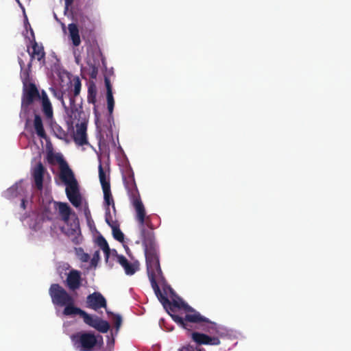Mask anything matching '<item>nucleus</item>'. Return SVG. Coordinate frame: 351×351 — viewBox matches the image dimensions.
I'll use <instances>...</instances> for the list:
<instances>
[{"instance_id":"f257e3e1","label":"nucleus","mask_w":351,"mask_h":351,"mask_svg":"<svg viewBox=\"0 0 351 351\" xmlns=\"http://www.w3.org/2000/svg\"><path fill=\"white\" fill-rule=\"evenodd\" d=\"M125 187L131 204L134 207L135 219L138 223L140 237L144 247L148 277L151 284L163 279L159 262L158 245L154 232V226L150 215H146L145 206L141 200L133 176L125 180Z\"/></svg>"},{"instance_id":"f03ea898","label":"nucleus","mask_w":351,"mask_h":351,"mask_svg":"<svg viewBox=\"0 0 351 351\" xmlns=\"http://www.w3.org/2000/svg\"><path fill=\"white\" fill-rule=\"evenodd\" d=\"M166 311L174 322L188 330H191V324H199L200 329L206 331L208 330V325L215 324L180 298L170 302Z\"/></svg>"},{"instance_id":"7ed1b4c3","label":"nucleus","mask_w":351,"mask_h":351,"mask_svg":"<svg viewBox=\"0 0 351 351\" xmlns=\"http://www.w3.org/2000/svg\"><path fill=\"white\" fill-rule=\"evenodd\" d=\"M56 161L60 165V178L66 186L65 192L67 198L73 206L78 208L82 204V198L77 181L67 162L62 156L56 157Z\"/></svg>"},{"instance_id":"20e7f679","label":"nucleus","mask_w":351,"mask_h":351,"mask_svg":"<svg viewBox=\"0 0 351 351\" xmlns=\"http://www.w3.org/2000/svg\"><path fill=\"white\" fill-rule=\"evenodd\" d=\"M49 294L53 305L64 307L63 314L66 316L79 315L82 309L75 306V299L67 291L58 283L51 284Z\"/></svg>"},{"instance_id":"39448f33","label":"nucleus","mask_w":351,"mask_h":351,"mask_svg":"<svg viewBox=\"0 0 351 351\" xmlns=\"http://www.w3.org/2000/svg\"><path fill=\"white\" fill-rule=\"evenodd\" d=\"M54 210H58L62 221L66 225V227H62V232L71 238V241L78 245L81 243L82 238L80 232L78 219L76 218L72 221H70L71 208L67 203L53 202Z\"/></svg>"},{"instance_id":"423d86ee","label":"nucleus","mask_w":351,"mask_h":351,"mask_svg":"<svg viewBox=\"0 0 351 351\" xmlns=\"http://www.w3.org/2000/svg\"><path fill=\"white\" fill-rule=\"evenodd\" d=\"M73 347L79 351H93L97 345L103 343V337L92 332L80 331L70 337Z\"/></svg>"},{"instance_id":"0eeeda50","label":"nucleus","mask_w":351,"mask_h":351,"mask_svg":"<svg viewBox=\"0 0 351 351\" xmlns=\"http://www.w3.org/2000/svg\"><path fill=\"white\" fill-rule=\"evenodd\" d=\"M41 93L34 83L23 85V93L21 97L22 108H29L36 100L40 99Z\"/></svg>"},{"instance_id":"6e6552de","label":"nucleus","mask_w":351,"mask_h":351,"mask_svg":"<svg viewBox=\"0 0 351 351\" xmlns=\"http://www.w3.org/2000/svg\"><path fill=\"white\" fill-rule=\"evenodd\" d=\"M78 315L83 318L85 324L100 332L106 333L110 329V324L107 321L99 317H94L83 310H82Z\"/></svg>"},{"instance_id":"1a4fd4ad","label":"nucleus","mask_w":351,"mask_h":351,"mask_svg":"<svg viewBox=\"0 0 351 351\" xmlns=\"http://www.w3.org/2000/svg\"><path fill=\"white\" fill-rule=\"evenodd\" d=\"M47 172L46 168L41 162H38L32 168L31 174L34 183L35 188L38 191L43 189V180L45 173Z\"/></svg>"},{"instance_id":"9d476101","label":"nucleus","mask_w":351,"mask_h":351,"mask_svg":"<svg viewBox=\"0 0 351 351\" xmlns=\"http://www.w3.org/2000/svg\"><path fill=\"white\" fill-rule=\"evenodd\" d=\"M77 96H74L71 93H67L64 95V99L69 100V106L66 107L69 109L67 114L72 119H79L81 118L82 112V106L81 104H76L75 99Z\"/></svg>"},{"instance_id":"9b49d317","label":"nucleus","mask_w":351,"mask_h":351,"mask_svg":"<svg viewBox=\"0 0 351 351\" xmlns=\"http://www.w3.org/2000/svg\"><path fill=\"white\" fill-rule=\"evenodd\" d=\"M86 306L95 311H97L101 308H106V300L101 293L94 292L87 296Z\"/></svg>"},{"instance_id":"f8f14e48","label":"nucleus","mask_w":351,"mask_h":351,"mask_svg":"<svg viewBox=\"0 0 351 351\" xmlns=\"http://www.w3.org/2000/svg\"><path fill=\"white\" fill-rule=\"evenodd\" d=\"M66 285L70 291H75L80 288L82 285V278L80 271L72 269L67 274Z\"/></svg>"},{"instance_id":"ddd939ff","label":"nucleus","mask_w":351,"mask_h":351,"mask_svg":"<svg viewBox=\"0 0 351 351\" xmlns=\"http://www.w3.org/2000/svg\"><path fill=\"white\" fill-rule=\"evenodd\" d=\"M191 337L198 345L217 346L220 343V340L218 337H210L197 332H192Z\"/></svg>"},{"instance_id":"4468645a","label":"nucleus","mask_w":351,"mask_h":351,"mask_svg":"<svg viewBox=\"0 0 351 351\" xmlns=\"http://www.w3.org/2000/svg\"><path fill=\"white\" fill-rule=\"evenodd\" d=\"M86 130V124L84 123H82L80 125L77 126V130L73 136V140L76 145L83 146L88 143Z\"/></svg>"},{"instance_id":"2eb2a0df","label":"nucleus","mask_w":351,"mask_h":351,"mask_svg":"<svg viewBox=\"0 0 351 351\" xmlns=\"http://www.w3.org/2000/svg\"><path fill=\"white\" fill-rule=\"evenodd\" d=\"M32 48V52L29 51V48L27 49V52L30 56L29 62L32 63L34 59H36L39 62H45V52L43 46L42 45H38L36 40H34Z\"/></svg>"},{"instance_id":"dca6fc26","label":"nucleus","mask_w":351,"mask_h":351,"mask_svg":"<svg viewBox=\"0 0 351 351\" xmlns=\"http://www.w3.org/2000/svg\"><path fill=\"white\" fill-rule=\"evenodd\" d=\"M40 99L41 100L42 111L43 114L47 119L52 118L53 115L52 105L45 90H42Z\"/></svg>"},{"instance_id":"f3484780","label":"nucleus","mask_w":351,"mask_h":351,"mask_svg":"<svg viewBox=\"0 0 351 351\" xmlns=\"http://www.w3.org/2000/svg\"><path fill=\"white\" fill-rule=\"evenodd\" d=\"M19 64L21 67V79L23 82V85L27 84L32 83L30 82V72H31V68L32 64L31 62H29V63L27 65V67H25V63L23 61V60L21 58H19Z\"/></svg>"},{"instance_id":"a211bd4d","label":"nucleus","mask_w":351,"mask_h":351,"mask_svg":"<svg viewBox=\"0 0 351 351\" xmlns=\"http://www.w3.org/2000/svg\"><path fill=\"white\" fill-rule=\"evenodd\" d=\"M104 82L106 88V99L108 110L110 114H112L114 106V100L112 94V87L110 83V80L108 77H105Z\"/></svg>"},{"instance_id":"6ab92c4d","label":"nucleus","mask_w":351,"mask_h":351,"mask_svg":"<svg viewBox=\"0 0 351 351\" xmlns=\"http://www.w3.org/2000/svg\"><path fill=\"white\" fill-rule=\"evenodd\" d=\"M70 39L75 47H78L81 43L79 29L75 23H70L68 25Z\"/></svg>"},{"instance_id":"aec40b11","label":"nucleus","mask_w":351,"mask_h":351,"mask_svg":"<svg viewBox=\"0 0 351 351\" xmlns=\"http://www.w3.org/2000/svg\"><path fill=\"white\" fill-rule=\"evenodd\" d=\"M151 285H152V287L153 288L154 293H155L156 295L157 296L158 300L160 302V303L162 304L164 308L166 310L167 308V306L170 305L169 300L165 294H163L161 292L157 282H154V283H152Z\"/></svg>"},{"instance_id":"412c9836","label":"nucleus","mask_w":351,"mask_h":351,"mask_svg":"<svg viewBox=\"0 0 351 351\" xmlns=\"http://www.w3.org/2000/svg\"><path fill=\"white\" fill-rule=\"evenodd\" d=\"M34 127L39 137L46 138L47 135L43 127L42 119L39 114L34 115Z\"/></svg>"},{"instance_id":"4be33fe9","label":"nucleus","mask_w":351,"mask_h":351,"mask_svg":"<svg viewBox=\"0 0 351 351\" xmlns=\"http://www.w3.org/2000/svg\"><path fill=\"white\" fill-rule=\"evenodd\" d=\"M98 169H99V182L101 183V187L106 188V187L110 186V179H109V173L107 174V172L104 171L101 162H99ZM108 171L109 172V169L108 170Z\"/></svg>"},{"instance_id":"5701e85b","label":"nucleus","mask_w":351,"mask_h":351,"mask_svg":"<svg viewBox=\"0 0 351 351\" xmlns=\"http://www.w3.org/2000/svg\"><path fill=\"white\" fill-rule=\"evenodd\" d=\"M102 190L104 193V203L106 206V208H110V206L112 205V208L115 212V205L111 193L110 186L102 188Z\"/></svg>"},{"instance_id":"b1692460","label":"nucleus","mask_w":351,"mask_h":351,"mask_svg":"<svg viewBox=\"0 0 351 351\" xmlns=\"http://www.w3.org/2000/svg\"><path fill=\"white\" fill-rule=\"evenodd\" d=\"M53 206H54L53 204ZM43 217L44 219L51 221L55 219L56 216V210H54V206L53 208L51 207V204H49L48 206H45L43 212Z\"/></svg>"},{"instance_id":"393cba45","label":"nucleus","mask_w":351,"mask_h":351,"mask_svg":"<svg viewBox=\"0 0 351 351\" xmlns=\"http://www.w3.org/2000/svg\"><path fill=\"white\" fill-rule=\"evenodd\" d=\"M51 93L52 95L57 98L58 100H60L62 104V106L64 108L65 112L66 113H69V109L66 107V105L64 101V95L66 94V93H63L60 90H57L55 88H49Z\"/></svg>"},{"instance_id":"a878e982","label":"nucleus","mask_w":351,"mask_h":351,"mask_svg":"<svg viewBox=\"0 0 351 351\" xmlns=\"http://www.w3.org/2000/svg\"><path fill=\"white\" fill-rule=\"evenodd\" d=\"M97 243L100 248L104 251L106 258H108L110 250L106 240L104 239V237L100 236L97 239Z\"/></svg>"},{"instance_id":"bb28decb","label":"nucleus","mask_w":351,"mask_h":351,"mask_svg":"<svg viewBox=\"0 0 351 351\" xmlns=\"http://www.w3.org/2000/svg\"><path fill=\"white\" fill-rule=\"evenodd\" d=\"M97 89L94 84H90L88 88L87 100L88 103L95 104L96 102Z\"/></svg>"},{"instance_id":"cd10ccee","label":"nucleus","mask_w":351,"mask_h":351,"mask_svg":"<svg viewBox=\"0 0 351 351\" xmlns=\"http://www.w3.org/2000/svg\"><path fill=\"white\" fill-rule=\"evenodd\" d=\"M125 272L127 275H133L139 269V264L138 262L133 263H128L124 267Z\"/></svg>"},{"instance_id":"c85d7f7f","label":"nucleus","mask_w":351,"mask_h":351,"mask_svg":"<svg viewBox=\"0 0 351 351\" xmlns=\"http://www.w3.org/2000/svg\"><path fill=\"white\" fill-rule=\"evenodd\" d=\"M105 220L106 222L108 223V225L112 229V227H114L115 226L117 227L119 226V223L117 220H113L112 218V215L110 214V208H106V215H105Z\"/></svg>"},{"instance_id":"c756f323","label":"nucleus","mask_w":351,"mask_h":351,"mask_svg":"<svg viewBox=\"0 0 351 351\" xmlns=\"http://www.w3.org/2000/svg\"><path fill=\"white\" fill-rule=\"evenodd\" d=\"M82 83L79 77H75L73 80V90L70 91L74 96H78L80 93Z\"/></svg>"},{"instance_id":"7c9ffc66","label":"nucleus","mask_w":351,"mask_h":351,"mask_svg":"<svg viewBox=\"0 0 351 351\" xmlns=\"http://www.w3.org/2000/svg\"><path fill=\"white\" fill-rule=\"evenodd\" d=\"M112 230L114 238L118 241L123 242L124 240V234L120 230L119 226L117 227L115 226L114 227H112Z\"/></svg>"},{"instance_id":"2f4dec72","label":"nucleus","mask_w":351,"mask_h":351,"mask_svg":"<svg viewBox=\"0 0 351 351\" xmlns=\"http://www.w3.org/2000/svg\"><path fill=\"white\" fill-rule=\"evenodd\" d=\"M108 315H112V319H113V322H114V326H115V328H116V330L117 331H118L121 326V324H122V317L121 315H118V314H114L111 312H109L108 311H106Z\"/></svg>"},{"instance_id":"473e14b6","label":"nucleus","mask_w":351,"mask_h":351,"mask_svg":"<svg viewBox=\"0 0 351 351\" xmlns=\"http://www.w3.org/2000/svg\"><path fill=\"white\" fill-rule=\"evenodd\" d=\"M178 351H204L199 349L198 347H194L192 346H184L182 348L179 349Z\"/></svg>"},{"instance_id":"72a5a7b5","label":"nucleus","mask_w":351,"mask_h":351,"mask_svg":"<svg viewBox=\"0 0 351 351\" xmlns=\"http://www.w3.org/2000/svg\"><path fill=\"white\" fill-rule=\"evenodd\" d=\"M119 263L124 267L129 262L127 258L123 255H119L117 256Z\"/></svg>"},{"instance_id":"f704fd0d","label":"nucleus","mask_w":351,"mask_h":351,"mask_svg":"<svg viewBox=\"0 0 351 351\" xmlns=\"http://www.w3.org/2000/svg\"><path fill=\"white\" fill-rule=\"evenodd\" d=\"M100 138L99 141V147L100 150H103L104 147H106V141L104 138L101 133H100Z\"/></svg>"},{"instance_id":"c9c22d12","label":"nucleus","mask_w":351,"mask_h":351,"mask_svg":"<svg viewBox=\"0 0 351 351\" xmlns=\"http://www.w3.org/2000/svg\"><path fill=\"white\" fill-rule=\"evenodd\" d=\"M55 159L56 160V156L53 154L51 153L47 155V161L49 164H53Z\"/></svg>"},{"instance_id":"e433bc0d","label":"nucleus","mask_w":351,"mask_h":351,"mask_svg":"<svg viewBox=\"0 0 351 351\" xmlns=\"http://www.w3.org/2000/svg\"><path fill=\"white\" fill-rule=\"evenodd\" d=\"M97 75V69L95 66H93L92 67V71L90 73V77L93 79H95V78H96Z\"/></svg>"},{"instance_id":"4c0bfd02","label":"nucleus","mask_w":351,"mask_h":351,"mask_svg":"<svg viewBox=\"0 0 351 351\" xmlns=\"http://www.w3.org/2000/svg\"><path fill=\"white\" fill-rule=\"evenodd\" d=\"M65 8L66 9H68L69 7H71L73 3V0H64Z\"/></svg>"},{"instance_id":"58836bf2","label":"nucleus","mask_w":351,"mask_h":351,"mask_svg":"<svg viewBox=\"0 0 351 351\" xmlns=\"http://www.w3.org/2000/svg\"><path fill=\"white\" fill-rule=\"evenodd\" d=\"M89 259V256L88 254H84L82 258V260L84 261V262H86L88 261Z\"/></svg>"},{"instance_id":"ea45409f","label":"nucleus","mask_w":351,"mask_h":351,"mask_svg":"<svg viewBox=\"0 0 351 351\" xmlns=\"http://www.w3.org/2000/svg\"><path fill=\"white\" fill-rule=\"evenodd\" d=\"M99 258V252H98V251H97V252L94 254V255H93V259H92V263L93 264V262H94L95 261H96V259H97V258Z\"/></svg>"},{"instance_id":"a19ab883","label":"nucleus","mask_w":351,"mask_h":351,"mask_svg":"<svg viewBox=\"0 0 351 351\" xmlns=\"http://www.w3.org/2000/svg\"><path fill=\"white\" fill-rule=\"evenodd\" d=\"M21 206L23 209L25 208V200L24 199H22Z\"/></svg>"},{"instance_id":"79ce46f5","label":"nucleus","mask_w":351,"mask_h":351,"mask_svg":"<svg viewBox=\"0 0 351 351\" xmlns=\"http://www.w3.org/2000/svg\"><path fill=\"white\" fill-rule=\"evenodd\" d=\"M109 133H110V138L112 139V141H114V139H113V136H112V130H109Z\"/></svg>"},{"instance_id":"37998d69","label":"nucleus","mask_w":351,"mask_h":351,"mask_svg":"<svg viewBox=\"0 0 351 351\" xmlns=\"http://www.w3.org/2000/svg\"><path fill=\"white\" fill-rule=\"evenodd\" d=\"M94 112L95 114V116L97 117V111L95 106L94 107Z\"/></svg>"},{"instance_id":"c03bdc74","label":"nucleus","mask_w":351,"mask_h":351,"mask_svg":"<svg viewBox=\"0 0 351 351\" xmlns=\"http://www.w3.org/2000/svg\"><path fill=\"white\" fill-rule=\"evenodd\" d=\"M14 189L13 188H10V189H8V192L12 191H14Z\"/></svg>"},{"instance_id":"a18cd8bd","label":"nucleus","mask_w":351,"mask_h":351,"mask_svg":"<svg viewBox=\"0 0 351 351\" xmlns=\"http://www.w3.org/2000/svg\"><path fill=\"white\" fill-rule=\"evenodd\" d=\"M129 250H129V247H127V248H126V251H129ZM127 253L128 254V252H127Z\"/></svg>"},{"instance_id":"49530a36","label":"nucleus","mask_w":351,"mask_h":351,"mask_svg":"<svg viewBox=\"0 0 351 351\" xmlns=\"http://www.w3.org/2000/svg\"><path fill=\"white\" fill-rule=\"evenodd\" d=\"M21 56H25V54L24 53H21Z\"/></svg>"}]
</instances>
